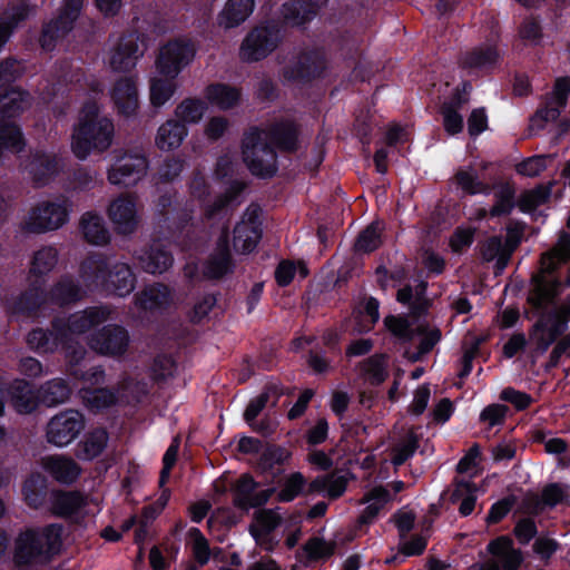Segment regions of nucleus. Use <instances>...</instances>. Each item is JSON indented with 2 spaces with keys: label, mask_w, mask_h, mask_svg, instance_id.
<instances>
[{
  "label": "nucleus",
  "mask_w": 570,
  "mask_h": 570,
  "mask_svg": "<svg viewBox=\"0 0 570 570\" xmlns=\"http://www.w3.org/2000/svg\"><path fill=\"white\" fill-rule=\"evenodd\" d=\"M58 263V250L46 246L37 250L27 277L29 288L8 309L13 316L38 317L45 311H53L81 298L82 292L68 277L61 278L49 292L45 291L46 276Z\"/></svg>",
  "instance_id": "f257e3e1"
},
{
  "label": "nucleus",
  "mask_w": 570,
  "mask_h": 570,
  "mask_svg": "<svg viewBox=\"0 0 570 570\" xmlns=\"http://www.w3.org/2000/svg\"><path fill=\"white\" fill-rule=\"evenodd\" d=\"M111 311L107 307H90L79 313L72 314L67 323L56 320L53 331L45 332L33 330L27 336L28 346L40 353L48 354L63 348L69 363H77L86 355L82 346L78 345L76 338L89 333L94 327L106 322L110 317Z\"/></svg>",
  "instance_id": "f03ea898"
},
{
  "label": "nucleus",
  "mask_w": 570,
  "mask_h": 570,
  "mask_svg": "<svg viewBox=\"0 0 570 570\" xmlns=\"http://www.w3.org/2000/svg\"><path fill=\"white\" fill-rule=\"evenodd\" d=\"M297 138V127L292 120L276 122L269 130L252 128L243 140L244 161L253 175L272 177L277 170L275 147L293 151Z\"/></svg>",
  "instance_id": "7ed1b4c3"
},
{
  "label": "nucleus",
  "mask_w": 570,
  "mask_h": 570,
  "mask_svg": "<svg viewBox=\"0 0 570 570\" xmlns=\"http://www.w3.org/2000/svg\"><path fill=\"white\" fill-rule=\"evenodd\" d=\"M115 138L114 121L100 114L95 101L85 104L71 134V151L78 159L108 150Z\"/></svg>",
  "instance_id": "20e7f679"
},
{
  "label": "nucleus",
  "mask_w": 570,
  "mask_h": 570,
  "mask_svg": "<svg viewBox=\"0 0 570 570\" xmlns=\"http://www.w3.org/2000/svg\"><path fill=\"white\" fill-rule=\"evenodd\" d=\"M570 257V235L560 233L556 245L542 254L540 271L533 277V289L530 293L529 302L537 308L547 307L558 294L560 281L552 273L558 266L566 263Z\"/></svg>",
  "instance_id": "39448f33"
},
{
  "label": "nucleus",
  "mask_w": 570,
  "mask_h": 570,
  "mask_svg": "<svg viewBox=\"0 0 570 570\" xmlns=\"http://www.w3.org/2000/svg\"><path fill=\"white\" fill-rule=\"evenodd\" d=\"M108 262L101 255H94L81 263L80 278L87 288L104 287L118 296H126L135 288V276L125 263H117L108 269Z\"/></svg>",
  "instance_id": "423d86ee"
},
{
  "label": "nucleus",
  "mask_w": 570,
  "mask_h": 570,
  "mask_svg": "<svg viewBox=\"0 0 570 570\" xmlns=\"http://www.w3.org/2000/svg\"><path fill=\"white\" fill-rule=\"evenodd\" d=\"M62 527L49 524L22 532L16 541L14 560L19 564L46 561L61 547Z\"/></svg>",
  "instance_id": "0eeeda50"
},
{
  "label": "nucleus",
  "mask_w": 570,
  "mask_h": 570,
  "mask_svg": "<svg viewBox=\"0 0 570 570\" xmlns=\"http://www.w3.org/2000/svg\"><path fill=\"white\" fill-rule=\"evenodd\" d=\"M71 207L67 198L40 202L29 212L23 229L32 233L56 230L68 223Z\"/></svg>",
  "instance_id": "6e6552de"
},
{
  "label": "nucleus",
  "mask_w": 570,
  "mask_h": 570,
  "mask_svg": "<svg viewBox=\"0 0 570 570\" xmlns=\"http://www.w3.org/2000/svg\"><path fill=\"white\" fill-rule=\"evenodd\" d=\"M196 56V48L191 40L178 38L168 41L159 49L156 60V72L159 76L176 79L177 76L191 63Z\"/></svg>",
  "instance_id": "1a4fd4ad"
},
{
  "label": "nucleus",
  "mask_w": 570,
  "mask_h": 570,
  "mask_svg": "<svg viewBox=\"0 0 570 570\" xmlns=\"http://www.w3.org/2000/svg\"><path fill=\"white\" fill-rule=\"evenodd\" d=\"M148 159L141 148L125 151L118 156L107 171V179L115 186H132L141 180L148 171Z\"/></svg>",
  "instance_id": "9d476101"
},
{
  "label": "nucleus",
  "mask_w": 570,
  "mask_h": 570,
  "mask_svg": "<svg viewBox=\"0 0 570 570\" xmlns=\"http://www.w3.org/2000/svg\"><path fill=\"white\" fill-rule=\"evenodd\" d=\"M85 429V417L77 410H65L53 415L46 426L48 443L63 448L72 443Z\"/></svg>",
  "instance_id": "9b49d317"
},
{
  "label": "nucleus",
  "mask_w": 570,
  "mask_h": 570,
  "mask_svg": "<svg viewBox=\"0 0 570 570\" xmlns=\"http://www.w3.org/2000/svg\"><path fill=\"white\" fill-rule=\"evenodd\" d=\"M83 0H65L56 20L45 26L40 38L43 50H52L72 30L73 23L80 14Z\"/></svg>",
  "instance_id": "f8f14e48"
},
{
  "label": "nucleus",
  "mask_w": 570,
  "mask_h": 570,
  "mask_svg": "<svg viewBox=\"0 0 570 570\" xmlns=\"http://www.w3.org/2000/svg\"><path fill=\"white\" fill-rule=\"evenodd\" d=\"M279 40L281 30L276 24L256 27L244 39L239 56L245 61H258L269 55Z\"/></svg>",
  "instance_id": "ddd939ff"
},
{
  "label": "nucleus",
  "mask_w": 570,
  "mask_h": 570,
  "mask_svg": "<svg viewBox=\"0 0 570 570\" xmlns=\"http://www.w3.org/2000/svg\"><path fill=\"white\" fill-rule=\"evenodd\" d=\"M147 48L146 38L138 33L121 37L111 48L109 67L116 72H127L134 69Z\"/></svg>",
  "instance_id": "4468645a"
},
{
  "label": "nucleus",
  "mask_w": 570,
  "mask_h": 570,
  "mask_svg": "<svg viewBox=\"0 0 570 570\" xmlns=\"http://www.w3.org/2000/svg\"><path fill=\"white\" fill-rule=\"evenodd\" d=\"M107 216L118 234H132L139 224L137 198L122 194L112 199L107 207Z\"/></svg>",
  "instance_id": "2eb2a0df"
},
{
  "label": "nucleus",
  "mask_w": 570,
  "mask_h": 570,
  "mask_svg": "<svg viewBox=\"0 0 570 570\" xmlns=\"http://www.w3.org/2000/svg\"><path fill=\"white\" fill-rule=\"evenodd\" d=\"M488 551L491 557L482 564L481 570H518L523 561L521 551L505 535L492 540L488 544Z\"/></svg>",
  "instance_id": "dca6fc26"
},
{
  "label": "nucleus",
  "mask_w": 570,
  "mask_h": 570,
  "mask_svg": "<svg viewBox=\"0 0 570 570\" xmlns=\"http://www.w3.org/2000/svg\"><path fill=\"white\" fill-rule=\"evenodd\" d=\"M261 209L257 206H250L246 209L242 220L234 229V249L240 254L253 252L261 237Z\"/></svg>",
  "instance_id": "f3484780"
},
{
  "label": "nucleus",
  "mask_w": 570,
  "mask_h": 570,
  "mask_svg": "<svg viewBox=\"0 0 570 570\" xmlns=\"http://www.w3.org/2000/svg\"><path fill=\"white\" fill-rule=\"evenodd\" d=\"M91 350L102 355L118 356L126 352L129 344L128 332L118 325H108L87 336Z\"/></svg>",
  "instance_id": "a211bd4d"
},
{
  "label": "nucleus",
  "mask_w": 570,
  "mask_h": 570,
  "mask_svg": "<svg viewBox=\"0 0 570 570\" xmlns=\"http://www.w3.org/2000/svg\"><path fill=\"white\" fill-rule=\"evenodd\" d=\"M88 499L79 492L57 491L51 497V510L55 515L80 521L87 514Z\"/></svg>",
  "instance_id": "6ab92c4d"
},
{
  "label": "nucleus",
  "mask_w": 570,
  "mask_h": 570,
  "mask_svg": "<svg viewBox=\"0 0 570 570\" xmlns=\"http://www.w3.org/2000/svg\"><path fill=\"white\" fill-rule=\"evenodd\" d=\"M281 521L282 518L276 510L257 511L249 525V532L258 546L267 551L273 550L277 541L273 539L272 532L281 524Z\"/></svg>",
  "instance_id": "aec40b11"
},
{
  "label": "nucleus",
  "mask_w": 570,
  "mask_h": 570,
  "mask_svg": "<svg viewBox=\"0 0 570 570\" xmlns=\"http://www.w3.org/2000/svg\"><path fill=\"white\" fill-rule=\"evenodd\" d=\"M472 86L469 82L462 83V90L456 91L450 101L441 107L443 127L449 135H456L463 130V118L459 110L469 101Z\"/></svg>",
  "instance_id": "412c9836"
},
{
  "label": "nucleus",
  "mask_w": 570,
  "mask_h": 570,
  "mask_svg": "<svg viewBox=\"0 0 570 570\" xmlns=\"http://www.w3.org/2000/svg\"><path fill=\"white\" fill-rule=\"evenodd\" d=\"M42 468L49 473L56 481L70 484L75 482L80 473L81 469L77 462L65 455H49L42 459Z\"/></svg>",
  "instance_id": "4be33fe9"
},
{
  "label": "nucleus",
  "mask_w": 570,
  "mask_h": 570,
  "mask_svg": "<svg viewBox=\"0 0 570 570\" xmlns=\"http://www.w3.org/2000/svg\"><path fill=\"white\" fill-rule=\"evenodd\" d=\"M60 159L56 155L36 153L27 165V169L37 186L47 185L61 168Z\"/></svg>",
  "instance_id": "5701e85b"
},
{
  "label": "nucleus",
  "mask_w": 570,
  "mask_h": 570,
  "mask_svg": "<svg viewBox=\"0 0 570 570\" xmlns=\"http://www.w3.org/2000/svg\"><path fill=\"white\" fill-rule=\"evenodd\" d=\"M9 402L19 414L32 413L39 404L38 394L24 380H14L7 390Z\"/></svg>",
  "instance_id": "b1692460"
},
{
  "label": "nucleus",
  "mask_w": 570,
  "mask_h": 570,
  "mask_svg": "<svg viewBox=\"0 0 570 570\" xmlns=\"http://www.w3.org/2000/svg\"><path fill=\"white\" fill-rule=\"evenodd\" d=\"M111 98L115 102L118 114L130 117L138 109V95L135 81L129 78L118 80L111 91Z\"/></svg>",
  "instance_id": "393cba45"
},
{
  "label": "nucleus",
  "mask_w": 570,
  "mask_h": 570,
  "mask_svg": "<svg viewBox=\"0 0 570 570\" xmlns=\"http://www.w3.org/2000/svg\"><path fill=\"white\" fill-rule=\"evenodd\" d=\"M327 0L291 1L283 4L282 14L286 23L301 27L311 21Z\"/></svg>",
  "instance_id": "a878e982"
},
{
  "label": "nucleus",
  "mask_w": 570,
  "mask_h": 570,
  "mask_svg": "<svg viewBox=\"0 0 570 570\" xmlns=\"http://www.w3.org/2000/svg\"><path fill=\"white\" fill-rule=\"evenodd\" d=\"M453 184L466 195L488 196L492 193L493 185L480 179L473 166L459 167L452 178Z\"/></svg>",
  "instance_id": "bb28decb"
},
{
  "label": "nucleus",
  "mask_w": 570,
  "mask_h": 570,
  "mask_svg": "<svg viewBox=\"0 0 570 570\" xmlns=\"http://www.w3.org/2000/svg\"><path fill=\"white\" fill-rule=\"evenodd\" d=\"M232 271V261L228 247L227 228H223L217 240V248L210 259L206 263L204 275L208 278H219Z\"/></svg>",
  "instance_id": "cd10ccee"
},
{
  "label": "nucleus",
  "mask_w": 570,
  "mask_h": 570,
  "mask_svg": "<svg viewBox=\"0 0 570 570\" xmlns=\"http://www.w3.org/2000/svg\"><path fill=\"white\" fill-rule=\"evenodd\" d=\"M566 331V325L558 320L551 322V317H541L533 326L531 341L535 345L534 350L539 354L547 352L556 338Z\"/></svg>",
  "instance_id": "c85d7f7f"
},
{
  "label": "nucleus",
  "mask_w": 570,
  "mask_h": 570,
  "mask_svg": "<svg viewBox=\"0 0 570 570\" xmlns=\"http://www.w3.org/2000/svg\"><path fill=\"white\" fill-rule=\"evenodd\" d=\"M159 239H154L149 249L139 256L141 267L150 274H163L173 265V256L165 250Z\"/></svg>",
  "instance_id": "c756f323"
},
{
  "label": "nucleus",
  "mask_w": 570,
  "mask_h": 570,
  "mask_svg": "<svg viewBox=\"0 0 570 570\" xmlns=\"http://www.w3.org/2000/svg\"><path fill=\"white\" fill-rule=\"evenodd\" d=\"M255 0H227L218 14V24L225 29L242 24L253 12Z\"/></svg>",
  "instance_id": "7c9ffc66"
},
{
  "label": "nucleus",
  "mask_w": 570,
  "mask_h": 570,
  "mask_svg": "<svg viewBox=\"0 0 570 570\" xmlns=\"http://www.w3.org/2000/svg\"><path fill=\"white\" fill-rule=\"evenodd\" d=\"M348 483L347 473L333 472L315 478L307 487V493H318L331 499L340 498Z\"/></svg>",
  "instance_id": "2f4dec72"
},
{
  "label": "nucleus",
  "mask_w": 570,
  "mask_h": 570,
  "mask_svg": "<svg viewBox=\"0 0 570 570\" xmlns=\"http://www.w3.org/2000/svg\"><path fill=\"white\" fill-rule=\"evenodd\" d=\"M570 94V79L562 77L556 80L554 87L550 94L546 108L541 109L537 116L544 120H554L566 107Z\"/></svg>",
  "instance_id": "473e14b6"
},
{
  "label": "nucleus",
  "mask_w": 570,
  "mask_h": 570,
  "mask_svg": "<svg viewBox=\"0 0 570 570\" xmlns=\"http://www.w3.org/2000/svg\"><path fill=\"white\" fill-rule=\"evenodd\" d=\"M206 102L220 110L235 107L240 99V91L226 83H212L204 90Z\"/></svg>",
  "instance_id": "72a5a7b5"
},
{
  "label": "nucleus",
  "mask_w": 570,
  "mask_h": 570,
  "mask_svg": "<svg viewBox=\"0 0 570 570\" xmlns=\"http://www.w3.org/2000/svg\"><path fill=\"white\" fill-rule=\"evenodd\" d=\"M80 229L85 239L92 245H106L110 240V233L104 218L94 212H87L81 216Z\"/></svg>",
  "instance_id": "f704fd0d"
},
{
  "label": "nucleus",
  "mask_w": 570,
  "mask_h": 570,
  "mask_svg": "<svg viewBox=\"0 0 570 570\" xmlns=\"http://www.w3.org/2000/svg\"><path fill=\"white\" fill-rule=\"evenodd\" d=\"M187 134L184 124L177 120H168L158 128L155 142L160 150L169 151L178 148Z\"/></svg>",
  "instance_id": "c9c22d12"
},
{
  "label": "nucleus",
  "mask_w": 570,
  "mask_h": 570,
  "mask_svg": "<svg viewBox=\"0 0 570 570\" xmlns=\"http://www.w3.org/2000/svg\"><path fill=\"white\" fill-rule=\"evenodd\" d=\"M499 59V52L494 43L487 45L484 47H478L472 51L466 52L460 60V65L466 70H480L485 69L494 63Z\"/></svg>",
  "instance_id": "e433bc0d"
},
{
  "label": "nucleus",
  "mask_w": 570,
  "mask_h": 570,
  "mask_svg": "<svg viewBox=\"0 0 570 570\" xmlns=\"http://www.w3.org/2000/svg\"><path fill=\"white\" fill-rule=\"evenodd\" d=\"M71 390L66 380L57 377L40 385L37 391L39 402L46 406H56L65 403L70 396Z\"/></svg>",
  "instance_id": "4c0bfd02"
},
{
  "label": "nucleus",
  "mask_w": 570,
  "mask_h": 570,
  "mask_svg": "<svg viewBox=\"0 0 570 570\" xmlns=\"http://www.w3.org/2000/svg\"><path fill=\"white\" fill-rule=\"evenodd\" d=\"M170 302V291L163 284H155L146 287L136 298V305L145 311L163 308Z\"/></svg>",
  "instance_id": "58836bf2"
},
{
  "label": "nucleus",
  "mask_w": 570,
  "mask_h": 570,
  "mask_svg": "<svg viewBox=\"0 0 570 570\" xmlns=\"http://www.w3.org/2000/svg\"><path fill=\"white\" fill-rule=\"evenodd\" d=\"M476 485L469 480H458L451 493V501L459 504V512L463 517L470 515L476 503Z\"/></svg>",
  "instance_id": "ea45409f"
},
{
  "label": "nucleus",
  "mask_w": 570,
  "mask_h": 570,
  "mask_svg": "<svg viewBox=\"0 0 570 570\" xmlns=\"http://www.w3.org/2000/svg\"><path fill=\"white\" fill-rule=\"evenodd\" d=\"M257 488V483L249 474H243L236 484V491L239 495V505L242 507H258L266 503L273 490L262 491L257 495H253Z\"/></svg>",
  "instance_id": "a19ab883"
},
{
  "label": "nucleus",
  "mask_w": 570,
  "mask_h": 570,
  "mask_svg": "<svg viewBox=\"0 0 570 570\" xmlns=\"http://www.w3.org/2000/svg\"><path fill=\"white\" fill-rule=\"evenodd\" d=\"M321 66L322 61L317 55H304L294 66L286 68L284 78L286 80H297L315 77L320 75Z\"/></svg>",
  "instance_id": "79ce46f5"
},
{
  "label": "nucleus",
  "mask_w": 570,
  "mask_h": 570,
  "mask_svg": "<svg viewBox=\"0 0 570 570\" xmlns=\"http://www.w3.org/2000/svg\"><path fill=\"white\" fill-rule=\"evenodd\" d=\"M426 285L420 283L413 289L411 286H405L399 289L396 298L400 303L407 305L411 309L412 316H420L428 309V303L424 298Z\"/></svg>",
  "instance_id": "37998d69"
},
{
  "label": "nucleus",
  "mask_w": 570,
  "mask_h": 570,
  "mask_svg": "<svg viewBox=\"0 0 570 570\" xmlns=\"http://www.w3.org/2000/svg\"><path fill=\"white\" fill-rule=\"evenodd\" d=\"M208 110L207 102L197 98L184 99L175 109V116L179 122L197 124Z\"/></svg>",
  "instance_id": "c03bdc74"
},
{
  "label": "nucleus",
  "mask_w": 570,
  "mask_h": 570,
  "mask_svg": "<svg viewBox=\"0 0 570 570\" xmlns=\"http://www.w3.org/2000/svg\"><path fill=\"white\" fill-rule=\"evenodd\" d=\"M389 499L390 493L384 488L376 487L372 489L362 500L366 507L360 515L361 523L372 522Z\"/></svg>",
  "instance_id": "a18cd8bd"
},
{
  "label": "nucleus",
  "mask_w": 570,
  "mask_h": 570,
  "mask_svg": "<svg viewBox=\"0 0 570 570\" xmlns=\"http://www.w3.org/2000/svg\"><path fill=\"white\" fill-rule=\"evenodd\" d=\"M363 377L373 385H379L387 377V356L375 354L361 363Z\"/></svg>",
  "instance_id": "49530a36"
},
{
  "label": "nucleus",
  "mask_w": 570,
  "mask_h": 570,
  "mask_svg": "<svg viewBox=\"0 0 570 570\" xmlns=\"http://www.w3.org/2000/svg\"><path fill=\"white\" fill-rule=\"evenodd\" d=\"M109 435L104 429H96L88 433L81 443L79 458L82 460H92L99 456L108 444Z\"/></svg>",
  "instance_id": "de8ad7c7"
},
{
  "label": "nucleus",
  "mask_w": 570,
  "mask_h": 570,
  "mask_svg": "<svg viewBox=\"0 0 570 570\" xmlns=\"http://www.w3.org/2000/svg\"><path fill=\"white\" fill-rule=\"evenodd\" d=\"M80 396L90 411H101L116 403V394L107 389H81Z\"/></svg>",
  "instance_id": "09e8293b"
},
{
  "label": "nucleus",
  "mask_w": 570,
  "mask_h": 570,
  "mask_svg": "<svg viewBox=\"0 0 570 570\" xmlns=\"http://www.w3.org/2000/svg\"><path fill=\"white\" fill-rule=\"evenodd\" d=\"M441 331L435 325H431L426 321L417 318L415 324V337L420 338L417 352L420 355L430 353L434 346L441 341Z\"/></svg>",
  "instance_id": "8fccbe9b"
},
{
  "label": "nucleus",
  "mask_w": 570,
  "mask_h": 570,
  "mask_svg": "<svg viewBox=\"0 0 570 570\" xmlns=\"http://www.w3.org/2000/svg\"><path fill=\"white\" fill-rule=\"evenodd\" d=\"M417 320L411 322L404 316L390 315L384 318L386 330L400 342L407 343L415 337V324Z\"/></svg>",
  "instance_id": "3c124183"
},
{
  "label": "nucleus",
  "mask_w": 570,
  "mask_h": 570,
  "mask_svg": "<svg viewBox=\"0 0 570 570\" xmlns=\"http://www.w3.org/2000/svg\"><path fill=\"white\" fill-rule=\"evenodd\" d=\"M568 502H570V487L561 483H551L543 488L537 508L543 510L544 508H553Z\"/></svg>",
  "instance_id": "603ef678"
},
{
  "label": "nucleus",
  "mask_w": 570,
  "mask_h": 570,
  "mask_svg": "<svg viewBox=\"0 0 570 570\" xmlns=\"http://www.w3.org/2000/svg\"><path fill=\"white\" fill-rule=\"evenodd\" d=\"M176 90L175 79L159 76L153 77L150 82V101L154 106L160 107L165 105Z\"/></svg>",
  "instance_id": "864d4df0"
},
{
  "label": "nucleus",
  "mask_w": 570,
  "mask_h": 570,
  "mask_svg": "<svg viewBox=\"0 0 570 570\" xmlns=\"http://www.w3.org/2000/svg\"><path fill=\"white\" fill-rule=\"evenodd\" d=\"M31 11L29 7L21 6L12 11H6L2 17H0V49L8 42L12 30L20 21L24 20Z\"/></svg>",
  "instance_id": "5fc2aeb1"
},
{
  "label": "nucleus",
  "mask_w": 570,
  "mask_h": 570,
  "mask_svg": "<svg viewBox=\"0 0 570 570\" xmlns=\"http://www.w3.org/2000/svg\"><path fill=\"white\" fill-rule=\"evenodd\" d=\"M382 222H373L357 237L354 248L358 253H370L379 248L382 243Z\"/></svg>",
  "instance_id": "6e6d98bb"
},
{
  "label": "nucleus",
  "mask_w": 570,
  "mask_h": 570,
  "mask_svg": "<svg viewBox=\"0 0 570 570\" xmlns=\"http://www.w3.org/2000/svg\"><path fill=\"white\" fill-rule=\"evenodd\" d=\"M188 544L194 559L199 566H205L210 559L208 540L198 528H190L188 531Z\"/></svg>",
  "instance_id": "4d7b16f0"
},
{
  "label": "nucleus",
  "mask_w": 570,
  "mask_h": 570,
  "mask_svg": "<svg viewBox=\"0 0 570 570\" xmlns=\"http://www.w3.org/2000/svg\"><path fill=\"white\" fill-rule=\"evenodd\" d=\"M550 194V186H537L535 188L527 190L521 195L518 202V207L523 213H531L544 204L549 199Z\"/></svg>",
  "instance_id": "13d9d810"
},
{
  "label": "nucleus",
  "mask_w": 570,
  "mask_h": 570,
  "mask_svg": "<svg viewBox=\"0 0 570 570\" xmlns=\"http://www.w3.org/2000/svg\"><path fill=\"white\" fill-rule=\"evenodd\" d=\"M46 480L40 473H32L23 483L22 494L28 505L38 508L42 503Z\"/></svg>",
  "instance_id": "bf43d9fd"
},
{
  "label": "nucleus",
  "mask_w": 570,
  "mask_h": 570,
  "mask_svg": "<svg viewBox=\"0 0 570 570\" xmlns=\"http://www.w3.org/2000/svg\"><path fill=\"white\" fill-rule=\"evenodd\" d=\"M306 487V479L301 472L289 474L277 493V499L281 502H291L296 499Z\"/></svg>",
  "instance_id": "052dcab7"
},
{
  "label": "nucleus",
  "mask_w": 570,
  "mask_h": 570,
  "mask_svg": "<svg viewBox=\"0 0 570 570\" xmlns=\"http://www.w3.org/2000/svg\"><path fill=\"white\" fill-rule=\"evenodd\" d=\"M419 439L416 434L411 430L406 434L405 439L393 448L391 458L392 463L395 466L402 465L415 453Z\"/></svg>",
  "instance_id": "680f3d73"
},
{
  "label": "nucleus",
  "mask_w": 570,
  "mask_h": 570,
  "mask_svg": "<svg viewBox=\"0 0 570 570\" xmlns=\"http://www.w3.org/2000/svg\"><path fill=\"white\" fill-rule=\"evenodd\" d=\"M243 188L244 185L242 183L234 181L228 195L218 198L213 205H206V217L212 219L217 215H226L228 205L236 199L237 195L243 190Z\"/></svg>",
  "instance_id": "e2e57ef3"
},
{
  "label": "nucleus",
  "mask_w": 570,
  "mask_h": 570,
  "mask_svg": "<svg viewBox=\"0 0 570 570\" xmlns=\"http://www.w3.org/2000/svg\"><path fill=\"white\" fill-rule=\"evenodd\" d=\"M514 189L509 184L501 186L495 195V204L490 209L491 216H502L511 213L514 203Z\"/></svg>",
  "instance_id": "0e129e2a"
},
{
  "label": "nucleus",
  "mask_w": 570,
  "mask_h": 570,
  "mask_svg": "<svg viewBox=\"0 0 570 570\" xmlns=\"http://www.w3.org/2000/svg\"><path fill=\"white\" fill-rule=\"evenodd\" d=\"M551 161V156H533L518 164L517 171L522 176L535 177L540 175Z\"/></svg>",
  "instance_id": "69168bd1"
},
{
  "label": "nucleus",
  "mask_w": 570,
  "mask_h": 570,
  "mask_svg": "<svg viewBox=\"0 0 570 570\" xmlns=\"http://www.w3.org/2000/svg\"><path fill=\"white\" fill-rule=\"evenodd\" d=\"M509 407L504 404H490L485 406L480 413V422L487 424L489 428L501 425L504 423Z\"/></svg>",
  "instance_id": "338daca9"
},
{
  "label": "nucleus",
  "mask_w": 570,
  "mask_h": 570,
  "mask_svg": "<svg viewBox=\"0 0 570 570\" xmlns=\"http://www.w3.org/2000/svg\"><path fill=\"white\" fill-rule=\"evenodd\" d=\"M482 256L487 262L498 258L499 263L505 265L507 253L501 237H491L488 239L482 248Z\"/></svg>",
  "instance_id": "774afa93"
}]
</instances>
